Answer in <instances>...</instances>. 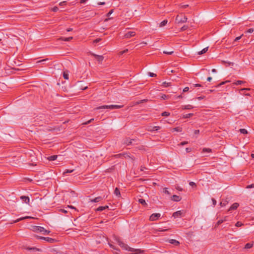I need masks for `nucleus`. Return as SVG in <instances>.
Instances as JSON below:
<instances>
[{
    "mask_svg": "<svg viewBox=\"0 0 254 254\" xmlns=\"http://www.w3.org/2000/svg\"><path fill=\"white\" fill-rule=\"evenodd\" d=\"M189 90V88L188 87H186L184 88L183 89V92H187Z\"/></svg>",
    "mask_w": 254,
    "mask_h": 254,
    "instance_id": "59",
    "label": "nucleus"
},
{
    "mask_svg": "<svg viewBox=\"0 0 254 254\" xmlns=\"http://www.w3.org/2000/svg\"><path fill=\"white\" fill-rule=\"evenodd\" d=\"M138 202L143 205H147V203H146L145 200L143 199H139Z\"/></svg>",
    "mask_w": 254,
    "mask_h": 254,
    "instance_id": "29",
    "label": "nucleus"
},
{
    "mask_svg": "<svg viewBox=\"0 0 254 254\" xmlns=\"http://www.w3.org/2000/svg\"><path fill=\"white\" fill-rule=\"evenodd\" d=\"M163 53L164 54H167V55H172V54H173L174 52L173 51H164L163 52Z\"/></svg>",
    "mask_w": 254,
    "mask_h": 254,
    "instance_id": "37",
    "label": "nucleus"
},
{
    "mask_svg": "<svg viewBox=\"0 0 254 254\" xmlns=\"http://www.w3.org/2000/svg\"><path fill=\"white\" fill-rule=\"evenodd\" d=\"M186 150L187 152H190L191 151V149L190 148H186Z\"/></svg>",
    "mask_w": 254,
    "mask_h": 254,
    "instance_id": "64",
    "label": "nucleus"
},
{
    "mask_svg": "<svg viewBox=\"0 0 254 254\" xmlns=\"http://www.w3.org/2000/svg\"><path fill=\"white\" fill-rule=\"evenodd\" d=\"M93 56L95 58L96 60L99 63H101L104 59V57L102 56H99L96 54H93Z\"/></svg>",
    "mask_w": 254,
    "mask_h": 254,
    "instance_id": "10",
    "label": "nucleus"
},
{
    "mask_svg": "<svg viewBox=\"0 0 254 254\" xmlns=\"http://www.w3.org/2000/svg\"><path fill=\"white\" fill-rule=\"evenodd\" d=\"M109 208L108 206L106 205L104 206H99L96 209L97 211H102L106 209H108Z\"/></svg>",
    "mask_w": 254,
    "mask_h": 254,
    "instance_id": "19",
    "label": "nucleus"
},
{
    "mask_svg": "<svg viewBox=\"0 0 254 254\" xmlns=\"http://www.w3.org/2000/svg\"><path fill=\"white\" fill-rule=\"evenodd\" d=\"M193 108V107L192 105H190V104L184 105V106H182V109L183 110H190V109H191Z\"/></svg>",
    "mask_w": 254,
    "mask_h": 254,
    "instance_id": "16",
    "label": "nucleus"
},
{
    "mask_svg": "<svg viewBox=\"0 0 254 254\" xmlns=\"http://www.w3.org/2000/svg\"><path fill=\"white\" fill-rule=\"evenodd\" d=\"M48 59H44V60H40V61H39L37 62L38 63H43L45 61H47Z\"/></svg>",
    "mask_w": 254,
    "mask_h": 254,
    "instance_id": "62",
    "label": "nucleus"
},
{
    "mask_svg": "<svg viewBox=\"0 0 254 254\" xmlns=\"http://www.w3.org/2000/svg\"><path fill=\"white\" fill-rule=\"evenodd\" d=\"M163 192L166 193V194H170V192L167 190V188H164V190H163Z\"/></svg>",
    "mask_w": 254,
    "mask_h": 254,
    "instance_id": "44",
    "label": "nucleus"
},
{
    "mask_svg": "<svg viewBox=\"0 0 254 254\" xmlns=\"http://www.w3.org/2000/svg\"><path fill=\"white\" fill-rule=\"evenodd\" d=\"M135 141V139H130L129 138H126L124 140V144L127 145H130L132 142Z\"/></svg>",
    "mask_w": 254,
    "mask_h": 254,
    "instance_id": "8",
    "label": "nucleus"
},
{
    "mask_svg": "<svg viewBox=\"0 0 254 254\" xmlns=\"http://www.w3.org/2000/svg\"><path fill=\"white\" fill-rule=\"evenodd\" d=\"M27 250H30V251H32L33 252L41 251V249L37 248H35V247H32V248L28 247V248H27Z\"/></svg>",
    "mask_w": 254,
    "mask_h": 254,
    "instance_id": "21",
    "label": "nucleus"
},
{
    "mask_svg": "<svg viewBox=\"0 0 254 254\" xmlns=\"http://www.w3.org/2000/svg\"><path fill=\"white\" fill-rule=\"evenodd\" d=\"M204 97H205L204 96H199V97H197V99L198 100H201L202 99H203L204 98Z\"/></svg>",
    "mask_w": 254,
    "mask_h": 254,
    "instance_id": "63",
    "label": "nucleus"
},
{
    "mask_svg": "<svg viewBox=\"0 0 254 254\" xmlns=\"http://www.w3.org/2000/svg\"><path fill=\"white\" fill-rule=\"evenodd\" d=\"M161 128L159 126H148L146 127V130L150 131V132H153L154 131H158Z\"/></svg>",
    "mask_w": 254,
    "mask_h": 254,
    "instance_id": "5",
    "label": "nucleus"
},
{
    "mask_svg": "<svg viewBox=\"0 0 254 254\" xmlns=\"http://www.w3.org/2000/svg\"><path fill=\"white\" fill-rule=\"evenodd\" d=\"M170 113L167 112H164L161 114V115L162 116H165V117L169 116H170Z\"/></svg>",
    "mask_w": 254,
    "mask_h": 254,
    "instance_id": "35",
    "label": "nucleus"
},
{
    "mask_svg": "<svg viewBox=\"0 0 254 254\" xmlns=\"http://www.w3.org/2000/svg\"><path fill=\"white\" fill-rule=\"evenodd\" d=\"M37 238L39 239L44 240L50 243H54L56 241V240L55 239L51 238H49V237H44L39 236V237H37Z\"/></svg>",
    "mask_w": 254,
    "mask_h": 254,
    "instance_id": "6",
    "label": "nucleus"
},
{
    "mask_svg": "<svg viewBox=\"0 0 254 254\" xmlns=\"http://www.w3.org/2000/svg\"><path fill=\"white\" fill-rule=\"evenodd\" d=\"M104 198H105V196H104L103 197H102L101 196H98L93 199H91V202H98L100 201L101 200H102V199H103Z\"/></svg>",
    "mask_w": 254,
    "mask_h": 254,
    "instance_id": "11",
    "label": "nucleus"
},
{
    "mask_svg": "<svg viewBox=\"0 0 254 254\" xmlns=\"http://www.w3.org/2000/svg\"><path fill=\"white\" fill-rule=\"evenodd\" d=\"M148 75L150 76V77H155V76H156V74L153 73V72H149L148 73Z\"/></svg>",
    "mask_w": 254,
    "mask_h": 254,
    "instance_id": "40",
    "label": "nucleus"
},
{
    "mask_svg": "<svg viewBox=\"0 0 254 254\" xmlns=\"http://www.w3.org/2000/svg\"><path fill=\"white\" fill-rule=\"evenodd\" d=\"M188 28V26L187 25H184L181 29V31H185Z\"/></svg>",
    "mask_w": 254,
    "mask_h": 254,
    "instance_id": "45",
    "label": "nucleus"
},
{
    "mask_svg": "<svg viewBox=\"0 0 254 254\" xmlns=\"http://www.w3.org/2000/svg\"><path fill=\"white\" fill-rule=\"evenodd\" d=\"M243 36V34L241 35V36H239V37H236L235 40H234V41L235 42H236V41H238V40H239Z\"/></svg>",
    "mask_w": 254,
    "mask_h": 254,
    "instance_id": "46",
    "label": "nucleus"
},
{
    "mask_svg": "<svg viewBox=\"0 0 254 254\" xmlns=\"http://www.w3.org/2000/svg\"><path fill=\"white\" fill-rule=\"evenodd\" d=\"M115 240L118 243V245L124 250L133 252L135 254H143L144 253V251L141 250L140 249H135L129 247L127 245L121 241L118 237H116Z\"/></svg>",
    "mask_w": 254,
    "mask_h": 254,
    "instance_id": "1",
    "label": "nucleus"
},
{
    "mask_svg": "<svg viewBox=\"0 0 254 254\" xmlns=\"http://www.w3.org/2000/svg\"><path fill=\"white\" fill-rule=\"evenodd\" d=\"M182 214L181 211H177L173 214V216L175 218L180 217Z\"/></svg>",
    "mask_w": 254,
    "mask_h": 254,
    "instance_id": "15",
    "label": "nucleus"
},
{
    "mask_svg": "<svg viewBox=\"0 0 254 254\" xmlns=\"http://www.w3.org/2000/svg\"><path fill=\"white\" fill-rule=\"evenodd\" d=\"M59 8L57 6H54L52 9V10L54 12H57Z\"/></svg>",
    "mask_w": 254,
    "mask_h": 254,
    "instance_id": "43",
    "label": "nucleus"
},
{
    "mask_svg": "<svg viewBox=\"0 0 254 254\" xmlns=\"http://www.w3.org/2000/svg\"><path fill=\"white\" fill-rule=\"evenodd\" d=\"M113 12V9H111L109 11V12L107 13V16H109Z\"/></svg>",
    "mask_w": 254,
    "mask_h": 254,
    "instance_id": "60",
    "label": "nucleus"
},
{
    "mask_svg": "<svg viewBox=\"0 0 254 254\" xmlns=\"http://www.w3.org/2000/svg\"><path fill=\"white\" fill-rule=\"evenodd\" d=\"M135 35V32L134 31H129L126 33L124 35V37L125 38H129L130 37H133Z\"/></svg>",
    "mask_w": 254,
    "mask_h": 254,
    "instance_id": "9",
    "label": "nucleus"
},
{
    "mask_svg": "<svg viewBox=\"0 0 254 254\" xmlns=\"http://www.w3.org/2000/svg\"><path fill=\"white\" fill-rule=\"evenodd\" d=\"M193 87H201V85L200 84H194L193 85Z\"/></svg>",
    "mask_w": 254,
    "mask_h": 254,
    "instance_id": "61",
    "label": "nucleus"
},
{
    "mask_svg": "<svg viewBox=\"0 0 254 254\" xmlns=\"http://www.w3.org/2000/svg\"><path fill=\"white\" fill-rule=\"evenodd\" d=\"M171 200L174 201L178 202L181 200V197L177 195H173L171 197Z\"/></svg>",
    "mask_w": 254,
    "mask_h": 254,
    "instance_id": "13",
    "label": "nucleus"
},
{
    "mask_svg": "<svg viewBox=\"0 0 254 254\" xmlns=\"http://www.w3.org/2000/svg\"><path fill=\"white\" fill-rule=\"evenodd\" d=\"M21 199L25 203L28 204L29 203L30 199L29 197L26 196H21L20 197Z\"/></svg>",
    "mask_w": 254,
    "mask_h": 254,
    "instance_id": "14",
    "label": "nucleus"
},
{
    "mask_svg": "<svg viewBox=\"0 0 254 254\" xmlns=\"http://www.w3.org/2000/svg\"><path fill=\"white\" fill-rule=\"evenodd\" d=\"M193 116V114H192V113L187 114L186 115H184L183 116V118H184V119L190 118Z\"/></svg>",
    "mask_w": 254,
    "mask_h": 254,
    "instance_id": "24",
    "label": "nucleus"
},
{
    "mask_svg": "<svg viewBox=\"0 0 254 254\" xmlns=\"http://www.w3.org/2000/svg\"><path fill=\"white\" fill-rule=\"evenodd\" d=\"M30 217H28V216H26V217H21L18 219H17L15 222H19L22 220H23V219H27V218H29Z\"/></svg>",
    "mask_w": 254,
    "mask_h": 254,
    "instance_id": "34",
    "label": "nucleus"
},
{
    "mask_svg": "<svg viewBox=\"0 0 254 254\" xmlns=\"http://www.w3.org/2000/svg\"><path fill=\"white\" fill-rule=\"evenodd\" d=\"M189 6L188 4H182L181 7L183 8H186Z\"/></svg>",
    "mask_w": 254,
    "mask_h": 254,
    "instance_id": "57",
    "label": "nucleus"
},
{
    "mask_svg": "<svg viewBox=\"0 0 254 254\" xmlns=\"http://www.w3.org/2000/svg\"><path fill=\"white\" fill-rule=\"evenodd\" d=\"M167 22H168L167 20H164L160 23L159 26L160 27L164 26L167 23Z\"/></svg>",
    "mask_w": 254,
    "mask_h": 254,
    "instance_id": "30",
    "label": "nucleus"
},
{
    "mask_svg": "<svg viewBox=\"0 0 254 254\" xmlns=\"http://www.w3.org/2000/svg\"><path fill=\"white\" fill-rule=\"evenodd\" d=\"M187 17L182 14L178 15L176 17V21L179 23H185L187 21Z\"/></svg>",
    "mask_w": 254,
    "mask_h": 254,
    "instance_id": "4",
    "label": "nucleus"
},
{
    "mask_svg": "<svg viewBox=\"0 0 254 254\" xmlns=\"http://www.w3.org/2000/svg\"><path fill=\"white\" fill-rule=\"evenodd\" d=\"M223 222V221L222 220L220 219L219 221H218V222L216 223V225L218 226V225H220L221 224H222Z\"/></svg>",
    "mask_w": 254,
    "mask_h": 254,
    "instance_id": "48",
    "label": "nucleus"
},
{
    "mask_svg": "<svg viewBox=\"0 0 254 254\" xmlns=\"http://www.w3.org/2000/svg\"><path fill=\"white\" fill-rule=\"evenodd\" d=\"M33 231L36 232H40L43 235H46L50 233L49 231L46 230L44 227L38 226H34Z\"/></svg>",
    "mask_w": 254,
    "mask_h": 254,
    "instance_id": "3",
    "label": "nucleus"
},
{
    "mask_svg": "<svg viewBox=\"0 0 254 254\" xmlns=\"http://www.w3.org/2000/svg\"><path fill=\"white\" fill-rule=\"evenodd\" d=\"M169 242L171 244H173L175 246H178L179 244H180V243L179 241L176 240H174V239H171V240H169Z\"/></svg>",
    "mask_w": 254,
    "mask_h": 254,
    "instance_id": "17",
    "label": "nucleus"
},
{
    "mask_svg": "<svg viewBox=\"0 0 254 254\" xmlns=\"http://www.w3.org/2000/svg\"><path fill=\"white\" fill-rule=\"evenodd\" d=\"M109 246H110V247L114 250H117V251H119V250L118 249H117L115 246H114V245L111 244H109Z\"/></svg>",
    "mask_w": 254,
    "mask_h": 254,
    "instance_id": "42",
    "label": "nucleus"
},
{
    "mask_svg": "<svg viewBox=\"0 0 254 254\" xmlns=\"http://www.w3.org/2000/svg\"><path fill=\"white\" fill-rule=\"evenodd\" d=\"M239 206V204L238 203L236 202V203H233L231 206V207L229 208V209H228V211H230L233 210H236L238 207Z\"/></svg>",
    "mask_w": 254,
    "mask_h": 254,
    "instance_id": "12",
    "label": "nucleus"
},
{
    "mask_svg": "<svg viewBox=\"0 0 254 254\" xmlns=\"http://www.w3.org/2000/svg\"><path fill=\"white\" fill-rule=\"evenodd\" d=\"M178 131V132H181L182 131V128L180 127H174L172 129V131Z\"/></svg>",
    "mask_w": 254,
    "mask_h": 254,
    "instance_id": "25",
    "label": "nucleus"
},
{
    "mask_svg": "<svg viewBox=\"0 0 254 254\" xmlns=\"http://www.w3.org/2000/svg\"><path fill=\"white\" fill-rule=\"evenodd\" d=\"M240 132L241 133H243V134H247L248 133V131L247 130L245 129V128H241L240 129Z\"/></svg>",
    "mask_w": 254,
    "mask_h": 254,
    "instance_id": "33",
    "label": "nucleus"
},
{
    "mask_svg": "<svg viewBox=\"0 0 254 254\" xmlns=\"http://www.w3.org/2000/svg\"><path fill=\"white\" fill-rule=\"evenodd\" d=\"M114 193L116 194V196L120 197L121 196L120 191V190L116 188L114 190Z\"/></svg>",
    "mask_w": 254,
    "mask_h": 254,
    "instance_id": "22",
    "label": "nucleus"
},
{
    "mask_svg": "<svg viewBox=\"0 0 254 254\" xmlns=\"http://www.w3.org/2000/svg\"><path fill=\"white\" fill-rule=\"evenodd\" d=\"M208 50V47L205 48L203 49H202L201 51L199 52L198 53V55H202L204 53H205Z\"/></svg>",
    "mask_w": 254,
    "mask_h": 254,
    "instance_id": "27",
    "label": "nucleus"
},
{
    "mask_svg": "<svg viewBox=\"0 0 254 254\" xmlns=\"http://www.w3.org/2000/svg\"><path fill=\"white\" fill-rule=\"evenodd\" d=\"M243 225V224L242 222H240V221H238V222L236 223L235 226H236V227H241V226H242Z\"/></svg>",
    "mask_w": 254,
    "mask_h": 254,
    "instance_id": "39",
    "label": "nucleus"
},
{
    "mask_svg": "<svg viewBox=\"0 0 254 254\" xmlns=\"http://www.w3.org/2000/svg\"><path fill=\"white\" fill-rule=\"evenodd\" d=\"M63 76L64 79H68V74L64 72L63 73Z\"/></svg>",
    "mask_w": 254,
    "mask_h": 254,
    "instance_id": "38",
    "label": "nucleus"
},
{
    "mask_svg": "<svg viewBox=\"0 0 254 254\" xmlns=\"http://www.w3.org/2000/svg\"><path fill=\"white\" fill-rule=\"evenodd\" d=\"M202 152H208V153H210V152H212V150L211 149H210V148H204L203 149Z\"/></svg>",
    "mask_w": 254,
    "mask_h": 254,
    "instance_id": "32",
    "label": "nucleus"
},
{
    "mask_svg": "<svg viewBox=\"0 0 254 254\" xmlns=\"http://www.w3.org/2000/svg\"><path fill=\"white\" fill-rule=\"evenodd\" d=\"M187 143H188L187 141H183V142H181L179 144V145L183 146V145H184L185 144H187Z\"/></svg>",
    "mask_w": 254,
    "mask_h": 254,
    "instance_id": "54",
    "label": "nucleus"
},
{
    "mask_svg": "<svg viewBox=\"0 0 254 254\" xmlns=\"http://www.w3.org/2000/svg\"><path fill=\"white\" fill-rule=\"evenodd\" d=\"M243 83H245V81H243L242 80H237L236 82L233 83V84L238 85H240Z\"/></svg>",
    "mask_w": 254,
    "mask_h": 254,
    "instance_id": "31",
    "label": "nucleus"
},
{
    "mask_svg": "<svg viewBox=\"0 0 254 254\" xmlns=\"http://www.w3.org/2000/svg\"><path fill=\"white\" fill-rule=\"evenodd\" d=\"M212 201L213 205L215 206L217 203L216 200L214 198H212Z\"/></svg>",
    "mask_w": 254,
    "mask_h": 254,
    "instance_id": "53",
    "label": "nucleus"
},
{
    "mask_svg": "<svg viewBox=\"0 0 254 254\" xmlns=\"http://www.w3.org/2000/svg\"><path fill=\"white\" fill-rule=\"evenodd\" d=\"M161 216L160 213H153L149 217L150 221H154L157 220Z\"/></svg>",
    "mask_w": 254,
    "mask_h": 254,
    "instance_id": "7",
    "label": "nucleus"
},
{
    "mask_svg": "<svg viewBox=\"0 0 254 254\" xmlns=\"http://www.w3.org/2000/svg\"><path fill=\"white\" fill-rule=\"evenodd\" d=\"M172 85L171 82H168L166 81H164L162 82L161 86L164 87H167Z\"/></svg>",
    "mask_w": 254,
    "mask_h": 254,
    "instance_id": "20",
    "label": "nucleus"
},
{
    "mask_svg": "<svg viewBox=\"0 0 254 254\" xmlns=\"http://www.w3.org/2000/svg\"><path fill=\"white\" fill-rule=\"evenodd\" d=\"M230 81L229 80H227V81H223V82H222L220 84H219L218 86H219L220 85H223V84H225L226 83H228V82H229Z\"/></svg>",
    "mask_w": 254,
    "mask_h": 254,
    "instance_id": "55",
    "label": "nucleus"
},
{
    "mask_svg": "<svg viewBox=\"0 0 254 254\" xmlns=\"http://www.w3.org/2000/svg\"><path fill=\"white\" fill-rule=\"evenodd\" d=\"M253 243H247L246 244L245 246V249H251L253 247Z\"/></svg>",
    "mask_w": 254,
    "mask_h": 254,
    "instance_id": "26",
    "label": "nucleus"
},
{
    "mask_svg": "<svg viewBox=\"0 0 254 254\" xmlns=\"http://www.w3.org/2000/svg\"><path fill=\"white\" fill-rule=\"evenodd\" d=\"M254 32V28H250L248 30L246 31L245 33H252Z\"/></svg>",
    "mask_w": 254,
    "mask_h": 254,
    "instance_id": "36",
    "label": "nucleus"
},
{
    "mask_svg": "<svg viewBox=\"0 0 254 254\" xmlns=\"http://www.w3.org/2000/svg\"><path fill=\"white\" fill-rule=\"evenodd\" d=\"M73 171V170H66V171L64 173V174L72 173Z\"/></svg>",
    "mask_w": 254,
    "mask_h": 254,
    "instance_id": "50",
    "label": "nucleus"
},
{
    "mask_svg": "<svg viewBox=\"0 0 254 254\" xmlns=\"http://www.w3.org/2000/svg\"><path fill=\"white\" fill-rule=\"evenodd\" d=\"M100 41H101V39L100 38H97V39L94 40L93 42L94 43H97L99 42Z\"/></svg>",
    "mask_w": 254,
    "mask_h": 254,
    "instance_id": "52",
    "label": "nucleus"
},
{
    "mask_svg": "<svg viewBox=\"0 0 254 254\" xmlns=\"http://www.w3.org/2000/svg\"><path fill=\"white\" fill-rule=\"evenodd\" d=\"M127 51H128V50L126 49V50H125L124 51L120 52V55H123V54L126 53V52H127Z\"/></svg>",
    "mask_w": 254,
    "mask_h": 254,
    "instance_id": "58",
    "label": "nucleus"
},
{
    "mask_svg": "<svg viewBox=\"0 0 254 254\" xmlns=\"http://www.w3.org/2000/svg\"><path fill=\"white\" fill-rule=\"evenodd\" d=\"M57 157H58L57 155H52V156H49L48 157V160L50 161H54L57 159Z\"/></svg>",
    "mask_w": 254,
    "mask_h": 254,
    "instance_id": "23",
    "label": "nucleus"
},
{
    "mask_svg": "<svg viewBox=\"0 0 254 254\" xmlns=\"http://www.w3.org/2000/svg\"><path fill=\"white\" fill-rule=\"evenodd\" d=\"M226 204V202H221L220 203V205H221V207H223V206H225Z\"/></svg>",
    "mask_w": 254,
    "mask_h": 254,
    "instance_id": "56",
    "label": "nucleus"
},
{
    "mask_svg": "<svg viewBox=\"0 0 254 254\" xmlns=\"http://www.w3.org/2000/svg\"><path fill=\"white\" fill-rule=\"evenodd\" d=\"M189 185L191 186L192 187H194L195 188L196 187V185L195 184V183L193 182H190L189 183Z\"/></svg>",
    "mask_w": 254,
    "mask_h": 254,
    "instance_id": "41",
    "label": "nucleus"
},
{
    "mask_svg": "<svg viewBox=\"0 0 254 254\" xmlns=\"http://www.w3.org/2000/svg\"><path fill=\"white\" fill-rule=\"evenodd\" d=\"M72 39H73L72 37H68V38H65V37H62V38H61V39L62 40L64 41H70Z\"/></svg>",
    "mask_w": 254,
    "mask_h": 254,
    "instance_id": "28",
    "label": "nucleus"
},
{
    "mask_svg": "<svg viewBox=\"0 0 254 254\" xmlns=\"http://www.w3.org/2000/svg\"><path fill=\"white\" fill-rule=\"evenodd\" d=\"M66 2L65 1H62V2H60L59 5L60 6H64L66 4Z\"/></svg>",
    "mask_w": 254,
    "mask_h": 254,
    "instance_id": "51",
    "label": "nucleus"
},
{
    "mask_svg": "<svg viewBox=\"0 0 254 254\" xmlns=\"http://www.w3.org/2000/svg\"><path fill=\"white\" fill-rule=\"evenodd\" d=\"M247 189H251V188H254V184H251L250 185H248L246 187Z\"/></svg>",
    "mask_w": 254,
    "mask_h": 254,
    "instance_id": "47",
    "label": "nucleus"
},
{
    "mask_svg": "<svg viewBox=\"0 0 254 254\" xmlns=\"http://www.w3.org/2000/svg\"><path fill=\"white\" fill-rule=\"evenodd\" d=\"M123 106L117 105H103L96 108L95 110H100V109H110L113 110L115 109H120Z\"/></svg>",
    "mask_w": 254,
    "mask_h": 254,
    "instance_id": "2",
    "label": "nucleus"
},
{
    "mask_svg": "<svg viewBox=\"0 0 254 254\" xmlns=\"http://www.w3.org/2000/svg\"><path fill=\"white\" fill-rule=\"evenodd\" d=\"M170 229H163L162 228H159L157 229H155L154 230V233L155 234H157V232H165V231H169Z\"/></svg>",
    "mask_w": 254,
    "mask_h": 254,
    "instance_id": "18",
    "label": "nucleus"
},
{
    "mask_svg": "<svg viewBox=\"0 0 254 254\" xmlns=\"http://www.w3.org/2000/svg\"><path fill=\"white\" fill-rule=\"evenodd\" d=\"M93 120H94V119H91L89 120V121H88L87 122H85L84 124L88 125V124H90V123H91L92 121Z\"/></svg>",
    "mask_w": 254,
    "mask_h": 254,
    "instance_id": "49",
    "label": "nucleus"
}]
</instances>
